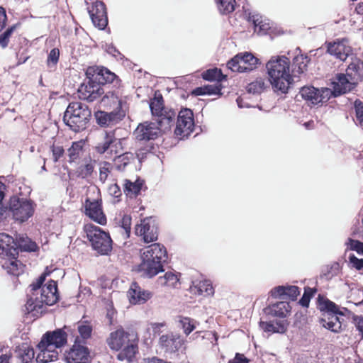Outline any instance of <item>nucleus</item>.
<instances>
[{
  "mask_svg": "<svg viewBox=\"0 0 363 363\" xmlns=\"http://www.w3.org/2000/svg\"><path fill=\"white\" fill-rule=\"evenodd\" d=\"M266 68L272 87L283 93L286 92L293 81L289 60L284 56L272 57L267 63Z\"/></svg>",
  "mask_w": 363,
  "mask_h": 363,
  "instance_id": "1",
  "label": "nucleus"
},
{
  "mask_svg": "<svg viewBox=\"0 0 363 363\" xmlns=\"http://www.w3.org/2000/svg\"><path fill=\"white\" fill-rule=\"evenodd\" d=\"M15 238L5 233H0V256L6 259L3 267L7 270L8 274L15 277L13 283L16 284L18 277L24 272L26 265L14 257Z\"/></svg>",
  "mask_w": 363,
  "mask_h": 363,
  "instance_id": "2",
  "label": "nucleus"
},
{
  "mask_svg": "<svg viewBox=\"0 0 363 363\" xmlns=\"http://www.w3.org/2000/svg\"><path fill=\"white\" fill-rule=\"evenodd\" d=\"M91 111L87 105L72 102L67 106L63 116L65 123L74 132L84 130L90 120Z\"/></svg>",
  "mask_w": 363,
  "mask_h": 363,
  "instance_id": "3",
  "label": "nucleus"
},
{
  "mask_svg": "<svg viewBox=\"0 0 363 363\" xmlns=\"http://www.w3.org/2000/svg\"><path fill=\"white\" fill-rule=\"evenodd\" d=\"M91 249L101 256H108L113 250V241L108 231L102 228H83Z\"/></svg>",
  "mask_w": 363,
  "mask_h": 363,
  "instance_id": "4",
  "label": "nucleus"
},
{
  "mask_svg": "<svg viewBox=\"0 0 363 363\" xmlns=\"http://www.w3.org/2000/svg\"><path fill=\"white\" fill-rule=\"evenodd\" d=\"M9 207L13 219L18 222V224L27 220L34 212L33 204L30 201L21 199L16 196L11 198Z\"/></svg>",
  "mask_w": 363,
  "mask_h": 363,
  "instance_id": "5",
  "label": "nucleus"
},
{
  "mask_svg": "<svg viewBox=\"0 0 363 363\" xmlns=\"http://www.w3.org/2000/svg\"><path fill=\"white\" fill-rule=\"evenodd\" d=\"M258 59L252 53H239L228 61L227 66L233 72H245L257 67Z\"/></svg>",
  "mask_w": 363,
  "mask_h": 363,
  "instance_id": "6",
  "label": "nucleus"
},
{
  "mask_svg": "<svg viewBox=\"0 0 363 363\" xmlns=\"http://www.w3.org/2000/svg\"><path fill=\"white\" fill-rule=\"evenodd\" d=\"M299 94L304 100L313 105L325 103L333 95L332 90L329 88L317 89L314 86H304Z\"/></svg>",
  "mask_w": 363,
  "mask_h": 363,
  "instance_id": "7",
  "label": "nucleus"
},
{
  "mask_svg": "<svg viewBox=\"0 0 363 363\" xmlns=\"http://www.w3.org/2000/svg\"><path fill=\"white\" fill-rule=\"evenodd\" d=\"M141 262L137 266L136 272L141 273V277L152 279L164 272V262L155 261L143 254L140 255Z\"/></svg>",
  "mask_w": 363,
  "mask_h": 363,
  "instance_id": "8",
  "label": "nucleus"
},
{
  "mask_svg": "<svg viewBox=\"0 0 363 363\" xmlns=\"http://www.w3.org/2000/svg\"><path fill=\"white\" fill-rule=\"evenodd\" d=\"M194 126L193 113L189 108L181 110L178 114L175 135L183 139L190 135Z\"/></svg>",
  "mask_w": 363,
  "mask_h": 363,
  "instance_id": "9",
  "label": "nucleus"
},
{
  "mask_svg": "<svg viewBox=\"0 0 363 363\" xmlns=\"http://www.w3.org/2000/svg\"><path fill=\"white\" fill-rule=\"evenodd\" d=\"M79 337H76L73 345L66 352L67 363H89L90 350L86 346L81 345Z\"/></svg>",
  "mask_w": 363,
  "mask_h": 363,
  "instance_id": "10",
  "label": "nucleus"
},
{
  "mask_svg": "<svg viewBox=\"0 0 363 363\" xmlns=\"http://www.w3.org/2000/svg\"><path fill=\"white\" fill-rule=\"evenodd\" d=\"M66 326L56 328L54 330L45 332L41 337L39 346H54L55 348H62L67 343V333L65 331Z\"/></svg>",
  "mask_w": 363,
  "mask_h": 363,
  "instance_id": "11",
  "label": "nucleus"
},
{
  "mask_svg": "<svg viewBox=\"0 0 363 363\" xmlns=\"http://www.w3.org/2000/svg\"><path fill=\"white\" fill-rule=\"evenodd\" d=\"M60 294L54 291L50 294H45L44 296L40 295L41 300H39L38 297L35 298L32 296L28 297L27 295V301L25 305L26 311L29 313L31 312L38 311V309H41L43 305L48 306H53L60 301Z\"/></svg>",
  "mask_w": 363,
  "mask_h": 363,
  "instance_id": "12",
  "label": "nucleus"
},
{
  "mask_svg": "<svg viewBox=\"0 0 363 363\" xmlns=\"http://www.w3.org/2000/svg\"><path fill=\"white\" fill-rule=\"evenodd\" d=\"M78 92L82 99L93 101L104 93V90L99 82L89 79L79 87Z\"/></svg>",
  "mask_w": 363,
  "mask_h": 363,
  "instance_id": "13",
  "label": "nucleus"
},
{
  "mask_svg": "<svg viewBox=\"0 0 363 363\" xmlns=\"http://www.w3.org/2000/svg\"><path fill=\"white\" fill-rule=\"evenodd\" d=\"M129 302L132 305H141L145 303L152 297V293L148 290L143 289L139 284L134 281L127 292Z\"/></svg>",
  "mask_w": 363,
  "mask_h": 363,
  "instance_id": "14",
  "label": "nucleus"
},
{
  "mask_svg": "<svg viewBox=\"0 0 363 363\" xmlns=\"http://www.w3.org/2000/svg\"><path fill=\"white\" fill-rule=\"evenodd\" d=\"M352 48L347 38H342L328 45V52L342 61L352 55Z\"/></svg>",
  "mask_w": 363,
  "mask_h": 363,
  "instance_id": "15",
  "label": "nucleus"
},
{
  "mask_svg": "<svg viewBox=\"0 0 363 363\" xmlns=\"http://www.w3.org/2000/svg\"><path fill=\"white\" fill-rule=\"evenodd\" d=\"M89 13L92 23L96 27L102 30L106 26L108 23L106 9L103 2L99 1H95L89 9Z\"/></svg>",
  "mask_w": 363,
  "mask_h": 363,
  "instance_id": "16",
  "label": "nucleus"
},
{
  "mask_svg": "<svg viewBox=\"0 0 363 363\" xmlns=\"http://www.w3.org/2000/svg\"><path fill=\"white\" fill-rule=\"evenodd\" d=\"M130 335V333L121 326L110 333L106 342L111 350L119 351L127 342L131 341L129 338Z\"/></svg>",
  "mask_w": 363,
  "mask_h": 363,
  "instance_id": "17",
  "label": "nucleus"
},
{
  "mask_svg": "<svg viewBox=\"0 0 363 363\" xmlns=\"http://www.w3.org/2000/svg\"><path fill=\"white\" fill-rule=\"evenodd\" d=\"M134 135L138 140H155L159 135V127L155 123L146 121L138 125Z\"/></svg>",
  "mask_w": 363,
  "mask_h": 363,
  "instance_id": "18",
  "label": "nucleus"
},
{
  "mask_svg": "<svg viewBox=\"0 0 363 363\" xmlns=\"http://www.w3.org/2000/svg\"><path fill=\"white\" fill-rule=\"evenodd\" d=\"M125 113L121 110L113 111L111 112H106L99 111L95 113L96 122L101 126H111L119 121L124 117Z\"/></svg>",
  "mask_w": 363,
  "mask_h": 363,
  "instance_id": "19",
  "label": "nucleus"
},
{
  "mask_svg": "<svg viewBox=\"0 0 363 363\" xmlns=\"http://www.w3.org/2000/svg\"><path fill=\"white\" fill-rule=\"evenodd\" d=\"M291 311V306L289 302L277 301L270 303L263 309L264 313L267 316L285 318Z\"/></svg>",
  "mask_w": 363,
  "mask_h": 363,
  "instance_id": "20",
  "label": "nucleus"
},
{
  "mask_svg": "<svg viewBox=\"0 0 363 363\" xmlns=\"http://www.w3.org/2000/svg\"><path fill=\"white\" fill-rule=\"evenodd\" d=\"M85 212L96 223L102 225L106 223V218L102 211L101 203L98 200L89 201L87 199L86 201Z\"/></svg>",
  "mask_w": 363,
  "mask_h": 363,
  "instance_id": "21",
  "label": "nucleus"
},
{
  "mask_svg": "<svg viewBox=\"0 0 363 363\" xmlns=\"http://www.w3.org/2000/svg\"><path fill=\"white\" fill-rule=\"evenodd\" d=\"M289 322L284 318L269 321L260 320L259 328L265 333L272 334H284L287 331Z\"/></svg>",
  "mask_w": 363,
  "mask_h": 363,
  "instance_id": "22",
  "label": "nucleus"
},
{
  "mask_svg": "<svg viewBox=\"0 0 363 363\" xmlns=\"http://www.w3.org/2000/svg\"><path fill=\"white\" fill-rule=\"evenodd\" d=\"M39 250L37 243L28 236L19 235L15 239L14 257L18 259V252H36Z\"/></svg>",
  "mask_w": 363,
  "mask_h": 363,
  "instance_id": "23",
  "label": "nucleus"
},
{
  "mask_svg": "<svg viewBox=\"0 0 363 363\" xmlns=\"http://www.w3.org/2000/svg\"><path fill=\"white\" fill-rule=\"evenodd\" d=\"M332 84L333 88L332 96H334L350 91L355 86L354 83L344 74H337L335 81Z\"/></svg>",
  "mask_w": 363,
  "mask_h": 363,
  "instance_id": "24",
  "label": "nucleus"
},
{
  "mask_svg": "<svg viewBox=\"0 0 363 363\" xmlns=\"http://www.w3.org/2000/svg\"><path fill=\"white\" fill-rule=\"evenodd\" d=\"M149 258H152L155 261L164 262V264L167 262V251L166 247L161 243L155 242L149 245L142 253Z\"/></svg>",
  "mask_w": 363,
  "mask_h": 363,
  "instance_id": "25",
  "label": "nucleus"
},
{
  "mask_svg": "<svg viewBox=\"0 0 363 363\" xmlns=\"http://www.w3.org/2000/svg\"><path fill=\"white\" fill-rule=\"evenodd\" d=\"M316 305L317 308L322 314H327L329 316L335 315L339 306L336 303L322 294H318L316 298Z\"/></svg>",
  "mask_w": 363,
  "mask_h": 363,
  "instance_id": "26",
  "label": "nucleus"
},
{
  "mask_svg": "<svg viewBox=\"0 0 363 363\" xmlns=\"http://www.w3.org/2000/svg\"><path fill=\"white\" fill-rule=\"evenodd\" d=\"M346 75L354 84L363 78V62L357 58L352 60L346 69Z\"/></svg>",
  "mask_w": 363,
  "mask_h": 363,
  "instance_id": "27",
  "label": "nucleus"
},
{
  "mask_svg": "<svg viewBox=\"0 0 363 363\" xmlns=\"http://www.w3.org/2000/svg\"><path fill=\"white\" fill-rule=\"evenodd\" d=\"M15 352L18 354V357L22 363H31L35 357L33 347L26 342L16 347Z\"/></svg>",
  "mask_w": 363,
  "mask_h": 363,
  "instance_id": "28",
  "label": "nucleus"
},
{
  "mask_svg": "<svg viewBox=\"0 0 363 363\" xmlns=\"http://www.w3.org/2000/svg\"><path fill=\"white\" fill-rule=\"evenodd\" d=\"M176 113L172 110L165 111L161 116H158L157 125L159 127V133L160 131L165 132L168 130L174 122Z\"/></svg>",
  "mask_w": 363,
  "mask_h": 363,
  "instance_id": "29",
  "label": "nucleus"
},
{
  "mask_svg": "<svg viewBox=\"0 0 363 363\" xmlns=\"http://www.w3.org/2000/svg\"><path fill=\"white\" fill-rule=\"evenodd\" d=\"M342 267L339 262H333L331 264L322 267L320 274V279L330 281L336 277L341 271Z\"/></svg>",
  "mask_w": 363,
  "mask_h": 363,
  "instance_id": "30",
  "label": "nucleus"
},
{
  "mask_svg": "<svg viewBox=\"0 0 363 363\" xmlns=\"http://www.w3.org/2000/svg\"><path fill=\"white\" fill-rule=\"evenodd\" d=\"M36 347L40 351L35 358L37 363H48L57 360L58 353L55 350H49V346H45V347H42L39 346L38 342Z\"/></svg>",
  "mask_w": 363,
  "mask_h": 363,
  "instance_id": "31",
  "label": "nucleus"
},
{
  "mask_svg": "<svg viewBox=\"0 0 363 363\" xmlns=\"http://www.w3.org/2000/svg\"><path fill=\"white\" fill-rule=\"evenodd\" d=\"M137 350V344L131 340L130 342H127V344L124 345L121 350H119L120 352L116 357L117 359L119 361L127 359L130 362L135 357Z\"/></svg>",
  "mask_w": 363,
  "mask_h": 363,
  "instance_id": "32",
  "label": "nucleus"
},
{
  "mask_svg": "<svg viewBox=\"0 0 363 363\" xmlns=\"http://www.w3.org/2000/svg\"><path fill=\"white\" fill-rule=\"evenodd\" d=\"M269 81L264 77H257L247 86V91L253 94H259L269 88Z\"/></svg>",
  "mask_w": 363,
  "mask_h": 363,
  "instance_id": "33",
  "label": "nucleus"
},
{
  "mask_svg": "<svg viewBox=\"0 0 363 363\" xmlns=\"http://www.w3.org/2000/svg\"><path fill=\"white\" fill-rule=\"evenodd\" d=\"M181 276L180 272H167L163 276L158 277L157 282L162 286L167 285L176 288Z\"/></svg>",
  "mask_w": 363,
  "mask_h": 363,
  "instance_id": "34",
  "label": "nucleus"
},
{
  "mask_svg": "<svg viewBox=\"0 0 363 363\" xmlns=\"http://www.w3.org/2000/svg\"><path fill=\"white\" fill-rule=\"evenodd\" d=\"M143 183V181L137 179L135 182L125 179L124 182V193L129 197H135L140 191Z\"/></svg>",
  "mask_w": 363,
  "mask_h": 363,
  "instance_id": "35",
  "label": "nucleus"
},
{
  "mask_svg": "<svg viewBox=\"0 0 363 363\" xmlns=\"http://www.w3.org/2000/svg\"><path fill=\"white\" fill-rule=\"evenodd\" d=\"M158 228H135V233L142 237L144 242L150 243L157 240Z\"/></svg>",
  "mask_w": 363,
  "mask_h": 363,
  "instance_id": "36",
  "label": "nucleus"
},
{
  "mask_svg": "<svg viewBox=\"0 0 363 363\" xmlns=\"http://www.w3.org/2000/svg\"><path fill=\"white\" fill-rule=\"evenodd\" d=\"M318 289L315 287L305 286L303 289V294L299 299L298 303L303 308H308L311 300L314 297L317 293Z\"/></svg>",
  "mask_w": 363,
  "mask_h": 363,
  "instance_id": "37",
  "label": "nucleus"
},
{
  "mask_svg": "<svg viewBox=\"0 0 363 363\" xmlns=\"http://www.w3.org/2000/svg\"><path fill=\"white\" fill-rule=\"evenodd\" d=\"M99 179L103 184L108 179V176L113 169V164L106 161H101L99 163Z\"/></svg>",
  "mask_w": 363,
  "mask_h": 363,
  "instance_id": "38",
  "label": "nucleus"
},
{
  "mask_svg": "<svg viewBox=\"0 0 363 363\" xmlns=\"http://www.w3.org/2000/svg\"><path fill=\"white\" fill-rule=\"evenodd\" d=\"M104 106L113 107L117 110H120L121 107V101L118 96L113 92L107 93L101 99Z\"/></svg>",
  "mask_w": 363,
  "mask_h": 363,
  "instance_id": "39",
  "label": "nucleus"
},
{
  "mask_svg": "<svg viewBox=\"0 0 363 363\" xmlns=\"http://www.w3.org/2000/svg\"><path fill=\"white\" fill-rule=\"evenodd\" d=\"M134 160V156L130 152H125L116 157L114 160L116 168L119 171H123L125 167Z\"/></svg>",
  "mask_w": 363,
  "mask_h": 363,
  "instance_id": "40",
  "label": "nucleus"
},
{
  "mask_svg": "<svg viewBox=\"0 0 363 363\" xmlns=\"http://www.w3.org/2000/svg\"><path fill=\"white\" fill-rule=\"evenodd\" d=\"M83 147V142H74L72 146L67 150V155L69 162H75L82 155Z\"/></svg>",
  "mask_w": 363,
  "mask_h": 363,
  "instance_id": "41",
  "label": "nucleus"
},
{
  "mask_svg": "<svg viewBox=\"0 0 363 363\" xmlns=\"http://www.w3.org/2000/svg\"><path fill=\"white\" fill-rule=\"evenodd\" d=\"M150 107L152 115L156 116L162 115V113L167 111L164 108L163 99L161 96L160 97L155 96L152 99L150 104Z\"/></svg>",
  "mask_w": 363,
  "mask_h": 363,
  "instance_id": "42",
  "label": "nucleus"
},
{
  "mask_svg": "<svg viewBox=\"0 0 363 363\" xmlns=\"http://www.w3.org/2000/svg\"><path fill=\"white\" fill-rule=\"evenodd\" d=\"M220 91V86L217 84L207 85L203 87H199L194 90L193 94L196 96L219 94Z\"/></svg>",
  "mask_w": 363,
  "mask_h": 363,
  "instance_id": "43",
  "label": "nucleus"
},
{
  "mask_svg": "<svg viewBox=\"0 0 363 363\" xmlns=\"http://www.w3.org/2000/svg\"><path fill=\"white\" fill-rule=\"evenodd\" d=\"M113 141V136L111 134L105 133L103 135V140L96 145V151L99 154H104L109 148Z\"/></svg>",
  "mask_w": 363,
  "mask_h": 363,
  "instance_id": "44",
  "label": "nucleus"
},
{
  "mask_svg": "<svg viewBox=\"0 0 363 363\" xmlns=\"http://www.w3.org/2000/svg\"><path fill=\"white\" fill-rule=\"evenodd\" d=\"M220 13L227 14L235 10V0H216Z\"/></svg>",
  "mask_w": 363,
  "mask_h": 363,
  "instance_id": "45",
  "label": "nucleus"
},
{
  "mask_svg": "<svg viewBox=\"0 0 363 363\" xmlns=\"http://www.w3.org/2000/svg\"><path fill=\"white\" fill-rule=\"evenodd\" d=\"M95 162V161L89 160L87 163L79 167L77 170L78 176L83 179L89 177L94 170Z\"/></svg>",
  "mask_w": 363,
  "mask_h": 363,
  "instance_id": "46",
  "label": "nucleus"
},
{
  "mask_svg": "<svg viewBox=\"0 0 363 363\" xmlns=\"http://www.w3.org/2000/svg\"><path fill=\"white\" fill-rule=\"evenodd\" d=\"M319 323L323 328L335 334H339L342 333L341 325H337L336 322H334V320H330V318H328V320H326L323 318H320L319 319Z\"/></svg>",
  "mask_w": 363,
  "mask_h": 363,
  "instance_id": "47",
  "label": "nucleus"
},
{
  "mask_svg": "<svg viewBox=\"0 0 363 363\" xmlns=\"http://www.w3.org/2000/svg\"><path fill=\"white\" fill-rule=\"evenodd\" d=\"M347 262L350 269H354L357 271L363 270V258H358L353 253L349 255Z\"/></svg>",
  "mask_w": 363,
  "mask_h": 363,
  "instance_id": "48",
  "label": "nucleus"
},
{
  "mask_svg": "<svg viewBox=\"0 0 363 363\" xmlns=\"http://www.w3.org/2000/svg\"><path fill=\"white\" fill-rule=\"evenodd\" d=\"M345 245L350 250L354 251L359 255L363 256V242L349 238Z\"/></svg>",
  "mask_w": 363,
  "mask_h": 363,
  "instance_id": "49",
  "label": "nucleus"
},
{
  "mask_svg": "<svg viewBox=\"0 0 363 363\" xmlns=\"http://www.w3.org/2000/svg\"><path fill=\"white\" fill-rule=\"evenodd\" d=\"M203 78L208 81H221L223 74L220 69L215 68L208 69L202 74Z\"/></svg>",
  "mask_w": 363,
  "mask_h": 363,
  "instance_id": "50",
  "label": "nucleus"
},
{
  "mask_svg": "<svg viewBox=\"0 0 363 363\" xmlns=\"http://www.w3.org/2000/svg\"><path fill=\"white\" fill-rule=\"evenodd\" d=\"M286 299L289 298L291 301H296L301 294V289L295 285H286Z\"/></svg>",
  "mask_w": 363,
  "mask_h": 363,
  "instance_id": "51",
  "label": "nucleus"
},
{
  "mask_svg": "<svg viewBox=\"0 0 363 363\" xmlns=\"http://www.w3.org/2000/svg\"><path fill=\"white\" fill-rule=\"evenodd\" d=\"M286 285H279L272 288L269 291V295L274 298L286 299Z\"/></svg>",
  "mask_w": 363,
  "mask_h": 363,
  "instance_id": "52",
  "label": "nucleus"
},
{
  "mask_svg": "<svg viewBox=\"0 0 363 363\" xmlns=\"http://www.w3.org/2000/svg\"><path fill=\"white\" fill-rule=\"evenodd\" d=\"M56 291L59 293L57 287V281L53 279H50L41 289V296H44L45 293L50 294Z\"/></svg>",
  "mask_w": 363,
  "mask_h": 363,
  "instance_id": "53",
  "label": "nucleus"
},
{
  "mask_svg": "<svg viewBox=\"0 0 363 363\" xmlns=\"http://www.w3.org/2000/svg\"><path fill=\"white\" fill-rule=\"evenodd\" d=\"M60 57V51L57 48H53L50 52L48 59H47V64L49 67H55L58 60Z\"/></svg>",
  "mask_w": 363,
  "mask_h": 363,
  "instance_id": "54",
  "label": "nucleus"
},
{
  "mask_svg": "<svg viewBox=\"0 0 363 363\" xmlns=\"http://www.w3.org/2000/svg\"><path fill=\"white\" fill-rule=\"evenodd\" d=\"M78 332L82 339L87 340L91 335L92 327L90 325H79L78 326Z\"/></svg>",
  "mask_w": 363,
  "mask_h": 363,
  "instance_id": "55",
  "label": "nucleus"
},
{
  "mask_svg": "<svg viewBox=\"0 0 363 363\" xmlns=\"http://www.w3.org/2000/svg\"><path fill=\"white\" fill-rule=\"evenodd\" d=\"M180 323L182 324L184 333L186 335H189L196 328L195 325L191 323V319L188 317L183 318L180 320Z\"/></svg>",
  "mask_w": 363,
  "mask_h": 363,
  "instance_id": "56",
  "label": "nucleus"
},
{
  "mask_svg": "<svg viewBox=\"0 0 363 363\" xmlns=\"http://www.w3.org/2000/svg\"><path fill=\"white\" fill-rule=\"evenodd\" d=\"M352 323L354 324L356 330L358 331L361 339L363 340V315H356L352 320Z\"/></svg>",
  "mask_w": 363,
  "mask_h": 363,
  "instance_id": "57",
  "label": "nucleus"
},
{
  "mask_svg": "<svg viewBox=\"0 0 363 363\" xmlns=\"http://www.w3.org/2000/svg\"><path fill=\"white\" fill-rule=\"evenodd\" d=\"M354 107L357 120L360 125L363 126V103L359 100H356L354 102Z\"/></svg>",
  "mask_w": 363,
  "mask_h": 363,
  "instance_id": "58",
  "label": "nucleus"
},
{
  "mask_svg": "<svg viewBox=\"0 0 363 363\" xmlns=\"http://www.w3.org/2000/svg\"><path fill=\"white\" fill-rule=\"evenodd\" d=\"M335 315H339L342 317H345L347 319H351L352 320L354 318V316L356 315V314H354L347 308L342 307L340 306H338L337 311L336 312Z\"/></svg>",
  "mask_w": 363,
  "mask_h": 363,
  "instance_id": "59",
  "label": "nucleus"
},
{
  "mask_svg": "<svg viewBox=\"0 0 363 363\" xmlns=\"http://www.w3.org/2000/svg\"><path fill=\"white\" fill-rule=\"evenodd\" d=\"M14 27H11L7 29L4 33L0 35V45L2 48H6L9 43V39L13 33Z\"/></svg>",
  "mask_w": 363,
  "mask_h": 363,
  "instance_id": "60",
  "label": "nucleus"
},
{
  "mask_svg": "<svg viewBox=\"0 0 363 363\" xmlns=\"http://www.w3.org/2000/svg\"><path fill=\"white\" fill-rule=\"evenodd\" d=\"M171 341L172 342L170 344L169 348L174 352H178L184 344V340L179 337H173L171 338Z\"/></svg>",
  "mask_w": 363,
  "mask_h": 363,
  "instance_id": "61",
  "label": "nucleus"
},
{
  "mask_svg": "<svg viewBox=\"0 0 363 363\" xmlns=\"http://www.w3.org/2000/svg\"><path fill=\"white\" fill-rule=\"evenodd\" d=\"M250 359L243 354L236 352L233 359H229L228 363H249Z\"/></svg>",
  "mask_w": 363,
  "mask_h": 363,
  "instance_id": "62",
  "label": "nucleus"
},
{
  "mask_svg": "<svg viewBox=\"0 0 363 363\" xmlns=\"http://www.w3.org/2000/svg\"><path fill=\"white\" fill-rule=\"evenodd\" d=\"M52 152L54 162H57L58 160L63 155L64 149L61 146H52Z\"/></svg>",
  "mask_w": 363,
  "mask_h": 363,
  "instance_id": "63",
  "label": "nucleus"
},
{
  "mask_svg": "<svg viewBox=\"0 0 363 363\" xmlns=\"http://www.w3.org/2000/svg\"><path fill=\"white\" fill-rule=\"evenodd\" d=\"M108 191L109 194L114 196L115 198H118L121 196V191L117 184H113L110 185Z\"/></svg>",
  "mask_w": 363,
  "mask_h": 363,
  "instance_id": "64",
  "label": "nucleus"
}]
</instances>
